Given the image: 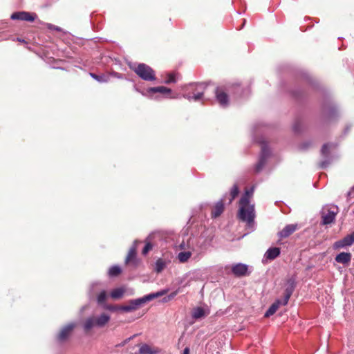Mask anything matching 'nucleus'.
<instances>
[{
  "label": "nucleus",
  "mask_w": 354,
  "mask_h": 354,
  "mask_svg": "<svg viewBox=\"0 0 354 354\" xmlns=\"http://www.w3.org/2000/svg\"><path fill=\"white\" fill-rule=\"evenodd\" d=\"M295 286H296L295 280L294 278H290L288 279L286 284L284 297L282 299L283 306L287 305V304L289 301V299L290 298L292 294L294 292Z\"/></svg>",
  "instance_id": "obj_9"
},
{
  "label": "nucleus",
  "mask_w": 354,
  "mask_h": 354,
  "mask_svg": "<svg viewBox=\"0 0 354 354\" xmlns=\"http://www.w3.org/2000/svg\"><path fill=\"white\" fill-rule=\"evenodd\" d=\"M293 130L295 131V132H299V127H298V124H294L293 126Z\"/></svg>",
  "instance_id": "obj_43"
},
{
  "label": "nucleus",
  "mask_w": 354,
  "mask_h": 354,
  "mask_svg": "<svg viewBox=\"0 0 354 354\" xmlns=\"http://www.w3.org/2000/svg\"><path fill=\"white\" fill-rule=\"evenodd\" d=\"M125 290L123 288H118L113 289L111 293L110 296L113 299H119L122 298L124 294Z\"/></svg>",
  "instance_id": "obj_27"
},
{
  "label": "nucleus",
  "mask_w": 354,
  "mask_h": 354,
  "mask_svg": "<svg viewBox=\"0 0 354 354\" xmlns=\"http://www.w3.org/2000/svg\"><path fill=\"white\" fill-rule=\"evenodd\" d=\"M227 194H224L222 198L217 201L212 209V217L216 218L221 216L224 210V201H227Z\"/></svg>",
  "instance_id": "obj_12"
},
{
  "label": "nucleus",
  "mask_w": 354,
  "mask_h": 354,
  "mask_svg": "<svg viewBox=\"0 0 354 354\" xmlns=\"http://www.w3.org/2000/svg\"><path fill=\"white\" fill-rule=\"evenodd\" d=\"M273 157L274 156H260V158L254 166V171L259 173L264 169H272L274 166L272 160Z\"/></svg>",
  "instance_id": "obj_6"
},
{
  "label": "nucleus",
  "mask_w": 354,
  "mask_h": 354,
  "mask_svg": "<svg viewBox=\"0 0 354 354\" xmlns=\"http://www.w3.org/2000/svg\"><path fill=\"white\" fill-rule=\"evenodd\" d=\"M101 286V283L100 282H94L91 285L90 287V294L93 295L96 291L98 290V286Z\"/></svg>",
  "instance_id": "obj_36"
},
{
  "label": "nucleus",
  "mask_w": 354,
  "mask_h": 354,
  "mask_svg": "<svg viewBox=\"0 0 354 354\" xmlns=\"http://www.w3.org/2000/svg\"><path fill=\"white\" fill-rule=\"evenodd\" d=\"M261 149H262V152H261V155H263V156L269 155L270 149H269V147L267 144L262 143Z\"/></svg>",
  "instance_id": "obj_40"
},
{
  "label": "nucleus",
  "mask_w": 354,
  "mask_h": 354,
  "mask_svg": "<svg viewBox=\"0 0 354 354\" xmlns=\"http://www.w3.org/2000/svg\"><path fill=\"white\" fill-rule=\"evenodd\" d=\"M95 319L96 327L104 326L110 320V316L106 313H102L99 316L94 317Z\"/></svg>",
  "instance_id": "obj_20"
},
{
  "label": "nucleus",
  "mask_w": 354,
  "mask_h": 354,
  "mask_svg": "<svg viewBox=\"0 0 354 354\" xmlns=\"http://www.w3.org/2000/svg\"><path fill=\"white\" fill-rule=\"evenodd\" d=\"M338 212L339 209L337 205H326L321 212L322 223L323 225H328L333 223Z\"/></svg>",
  "instance_id": "obj_5"
},
{
  "label": "nucleus",
  "mask_w": 354,
  "mask_h": 354,
  "mask_svg": "<svg viewBox=\"0 0 354 354\" xmlns=\"http://www.w3.org/2000/svg\"><path fill=\"white\" fill-rule=\"evenodd\" d=\"M96 326L94 317L87 318L84 323V329L85 331L90 330L92 328Z\"/></svg>",
  "instance_id": "obj_30"
},
{
  "label": "nucleus",
  "mask_w": 354,
  "mask_h": 354,
  "mask_svg": "<svg viewBox=\"0 0 354 354\" xmlns=\"http://www.w3.org/2000/svg\"><path fill=\"white\" fill-rule=\"evenodd\" d=\"M106 298H107L106 292L103 290L100 291V292L97 296V298H96L97 303L99 305L102 306V307L104 308V306L106 305L105 303Z\"/></svg>",
  "instance_id": "obj_31"
},
{
  "label": "nucleus",
  "mask_w": 354,
  "mask_h": 354,
  "mask_svg": "<svg viewBox=\"0 0 354 354\" xmlns=\"http://www.w3.org/2000/svg\"><path fill=\"white\" fill-rule=\"evenodd\" d=\"M185 251L180 252L178 254V259L180 263L187 262L189 259L192 257V254H194L192 250L186 249Z\"/></svg>",
  "instance_id": "obj_26"
},
{
  "label": "nucleus",
  "mask_w": 354,
  "mask_h": 354,
  "mask_svg": "<svg viewBox=\"0 0 354 354\" xmlns=\"http://www.w3.org/2000/svg\"><path fill=\"white\" fill-rule=\"evenodd\" d=\"M216 98L221 106L226 107L229 104V97L224 89L218 87L216 91Z\"/></svg>",
  "instance_id": "obj_13"
},
{
  "label": "nucleus",
  "mask_w": 354,
  "mask_h": 354,
  "mask_svg": "<svg viewBox=\"0 0 354 354\" xmlns=\"http://www.w3.org/2000/svg\"><path fill=\"white\" fill-rule=\"evenodd\" d=\"M47 27L48 29H50V30H57V31H60L61 30V28L58 26H56L55 25H53L51 24H47Z\"/></svg>",
  "instance_id": "obj_42"
},
{
  "label": "nucleus",
  "mask_w": 354,
  "mask_h": 354,
  "mask_svg": "<svg viewBox=\"0 0 354 354\" xmlns=\"http://www.w3.org/2000/svg\"><path fill=\"white\" fill-rule=\"evenodd\" d=\"M17 40L19 41H21V42H24V40H21L20 39H17Z\"/></svg>",
  "instance_id": "obj_47"
},
{
  "label": "nucleus",
  "mask_w": 354,
  "mask_h": 354,
  "mask_svg": "<svg viewBox=\"0 0 354 354\" xmlns=\"http://www.w3.org/2000/svg\"><path fill=\"white\" fill-rule=\"evenodd\" d=\"M280 253H281V250L279 248H277V247L270 248L269 249L267 250V251L264 254L263 257L267 260L272 261V260L275 259L277 257H279Z\"/></svg>",
  "instance_id": "obj_18"
},
{
  "label": "nucleus",
  "mask_w": 354,
  "mask_h": 354,
  "mask_svg": "<svg viewBox=\"0 0 354 354\" xmlns=\"http://www.w3.org/2000/svg\"><path fill=\"white\" fill-rule=\"evenodd\" d=\"M188 275L184 276L180 281V283L182 285V288H185L190 286L191 279L187 280Z\"/></svg>",
  "instance_id": "obj_37"
},
{
  "label": "nucleus",
  "mask_w": 354,
  "mask_h": 354,
  "mask_svg": "<svg viewBox=\"0 0 354 354\" xmlns=\"http://www.w3.org/2000/svg\"><path fill=\"white\" fill-rule=\"evenodd\" d=\"M336 145L333 143H327L323 145L322 148V155H329L334 152Z\"/></svg>",
  "instance_id": "obj_29"
},
{
  "label": "nucleus",
  "mask_w": 354,
  "mask_h": 354,
  "mask_svg": "<svg viewBox=\"0 0 354 354\" xmlns=\"http://www.w3.org/2000/svg\"><path fill=\"white\" fill-rule=\"evenodd\" d=\"M160 353V350L153 346H151L147 344L141 345L139 348L138 354H158Z\"/></svg>",
  "instance_id": "obj_19"
},
{
  "label": "nucleus",
  "mask_w": 354,
  "mask_h": 354,
  "mask_svg": "<svg viewBox=\"0 0 354 354\" xmlns=\"http://www.w3.org/2000/svg\"><path fill=\"white\" fill-rule=\"evenodd\" d=\"M152 244L149 242L146 243L145 247L142 249V253L143 255L147 254V253L152 249Z\"/></svg>",
  "instance_id": "obj_39"
},
{
  "label": "nucleus",
  "mask_w": 354,
  "mask_h": 354,
  "mask_svg": "<svg viewBox=\"0 0 354 354\" xmlns=\"http://www.w3.org/2000/svg\"><path fill=\"white\" fill-rule=\"evenodd\" d=\"M130 339H131V337H130V338H129V339H126V340H124L122 345H124L127 342H128V341H129Z\"/></svg>",
  "instance_id": "obj_46"
},
{
  "label": "nucleus",
  "mask_w": 354,
  "mask_h": 354,
  "mask_svg": "<svg viewBox=\"0 0 354 354\" xmlns=\"http://www.w3.org/2000/svg\"><path fill=\"white\" fill-rule=\"evenodd\" d=\"M138 243H139V241L135 240L133 245L130 248L129 252L125 259L126 264L131 263L134 266H138V260L136 258V249H137V244Z\"/></svg>",
  "instance_id": "obj_8"
},
{
  "label": "nucleus",
  "mask_w": 354,
  "mask_h": 354,
  "mask_svg": "<svg viewBox=\"0 0 354 354\" xmlns=\"http://www.w3.org/2000/svg\"><path fill=\"white\" fill-rule=\"evenodd\" d=\"M337 161V156H324L323 160L319 162V166L321 169H326Z\"/></svg>",
  "instance_id": "obj_21"
},
{
  "label": "nucleus",
  "mask_w": 354,
  "mask_h": 354,
  "mask_svg": "<svg viewBox=\"0 0 354 354\" xmlns=\"http://www.w3.org/2000/svg\"><path fill=\"white\" fill-rule=\"evenodd\" d=\"M179 247L181 250H192L194 254H196L195 259L199 257L207 249V245L203 238L195 236L189 237L187 242L183 241Z\"/></svg>",
  "instance_id": "obj_2"
},
{
  "label": "nucleus",
  "mask_w": 354,
  "mask_h": 354,
  "mask_svg": "<svg viewBox=\"0 0 354 354\" xmlns=\"http://www.w3.org/2000/svg\"><path fill=\"white\" fill-rule=\"evenodd\" d=\"M167 263L162 259H158L155 263L154 270L157 273L161 272L167 266Z\"/></svg>",
  "instance_id": "obj_28"
},
{
  "label": "nucleus",
  "mask_w": 354,
  "mask_h": 354,
  "mask_svg": "<svg viewBox=\"0 0 354 354\" xmlns=\"http://www.w3.org/2000/svg\"><path fill=\"white\" fill-rule=\"evenodd\" d=\"M177 82L176 76L175 74L170 73L167 75V79L165 80V84L175 83Z\"/></svg>",
  "instance_id": "obj_38"
},
{
  "label": "nucleus",
  "mask_w": 354,
  "mask_h": 354,
  "mask_svg": "<svg viewBox=\"0 0 354 354\" xmlns=\"http://www.w3.org/2000/svg\"><path fill=\"white\" fill-rule=\"evenodd\" d=\"M122 306H118V305H104V308L112 312L120 310L122 311Z\"/></svg>",
  "instance_id": "obj_35"
},
{
  "label": "nucleus",
  "mask_w": 354,
  "mask_h": 354,
  "mask_svg": "<svg viewBox=\"0 0 354 354\" xmlns=\"http://www.w3.org/2000/svg\"><path fill=\"white\" fill-rule=\"evenodd\" d=\"M36 17V14L25 11L14 12L10 17L13 20H21L26 21H33Z\"/></svg>",
  "instance_id": "obj_11"
},
{
  "label": "nucleus",
  "mask_w": 354,
  "mask_h": 354,
  "mask_svg": "<svg viewBox=\"0 0 354 354\" xmlns=\"http://www.w3.org/2000/svg\"><path fill=\"white\" fill-rule=\"evenodd\" d=\"M205 315V311L202 308L198 307L194 309L192 313V317L194 319L201 318Z\"/></svg>",
  "instance_id": "obj_33"
},
{
  "label": "nucleus",
  "mask_w": 354,
  "mask_h": 354,
  "mask_svg": "<svg viewBox=\"0 0 354 354\" xmlns=\"http://www.w3.org/2000/svg\"><path fill=\"white\" fill-rule=\"evenodd\" d=\"M354 243V231L350 234L346 235L342 239L335 242L333 248L341 249L352 245Z\"/></svg>",
  "instance_id": "obj_10"
},
{
  "label": "nucleus",
  "mask_w": 354,
  "mask_h": 354,
  "mask_svg": "<svg viewBox=\"0 0 354 354\" xmlns=\"http://www.w3.org/2000/svg\"><path fill=\"white\" fill-rule=\"evenodd\" d=\"M335 261L342 264H348L351 260V254L349 252H341L335 257Z\"/></svg>",
  "instance_id": "obj_23"
},
{
  "label": "nucleus",
  "mask_w": 354,
  "mask_h": 354,
  "mask_svg": "<svg viewBox=\"0 0 354 354\" xmlns=\"http://www.w3.org/2000/svg\"><path fill=\"white\" fill-rule=\"evenodd\" d=\"M297 229V225L296 224H289L286 225L283 229L278 232V236L281 239H284L288 237L290 234L296 231Z\"/></svg>",
  "instance_id": "obj_16"
},
{
  "label": "nucleus",
  "mask_w": 354,
  "mask_h": 354,
  "mask_svg": "<svg viewBox=\"0 0 354 354\" xmlns=\"http://www.w3.org/2000/svg\"><path fill=\"white\" fill-rule=\"evenodd\" d=\"M280 306H283V300L282 299H277L276 300L267 310V311L265 313L266 317H269L270 316L274 315L277 309L279 308Z\"/></svg>",
  "instance_id": "obj_22"
},
{
  "label": "nucleus",
  "mask_w": 354,
  "mask_h": 354,
  "mask_svg": "<svg viewBox=\"0 0 354 354\" xmlns=\"http://www.w3.org/2000/svg\"><path fill=\"white\" fill-rule=\"evenodd\" d=\"M189 348L186 347L183 351V354H189Z\"/></svg>",
  "instance_id": "obj_44"
},
{
  "label": "nucleus",
  "mask_w": 354,
  "mask_h": 354,
  "mask_svg": "<svg viewBox=\"0 0 354 354\" xmlns=\"http://www.w3.org/2000/svg\"><path fill=\"white\" fill-rule=\"evenodd\" d=\"M170 300H171V299H168V297H167V296L163 299V301H164V302H167V301H170Z\"/></svg>",
  "instance_id": "obj_45"
},
{
  "label": "nucleus",
  "mask_w": 354,
  "mask_h": 354,
  "mask_svg": "<svg viewBox=\"0 0 354 354\" xmlns=\"http://www.w3.org/2000/svg\"><path fill=\"white\" fill-rule=\"evenodd\" d=\"M254 189V186L245 189V193L239 200L238 217L241 221L245 222L248 226L254 225L255 217L254 205L250 203V199L253 196Z\"/></svg>",
  "instance_id": "obj_1"
},
{
  "label": "nucleus",
  "mask_w": 354,
  "mask_h": 354,
  "mask_svg": "<svg viewBox=\"0 0 354 354\" xmlns=\"http://www.w3.org/2000/svg\"><path fill=\"white\" fill-rule=\"evenodd\" d=\"M90 75L99 82H106L107 81V77L105 75H98L92 73H90Z\"/></svg>",
  "instance_id": "obj_34"
},
{
  "label": "nucleus",
  "mask_w": 354,
  "mask_h": 354,
  "mask_svg": "<svg viewBox=\"0 0 354 354\" xmlns=\"http://www.w3.org/2000/svg\"><path fill=\"white\" fill-rule=\"evenodd\" d=\"M353 190L354 191V187H353Z\"/></svg>",
  "instance_id": "obj_48"
},
{
  "label": "nucleus",
  "mask_w": 354,
  "mask_h": 354,
  "mask_svg": "<svg viewBox=\"0 0 354 354\" xmlns=\"http://www.w3.org/2000/svg\"><path fill=\"white\" fill-rule=\"evenodd\" d=\"M168 289H163L156 292L150 293L149 295H145L143 297L147 302L151 301L153 299L160 297L166 295L168 292Z\"/></svg>",
  "instance_id": "obj_25"
},
{
  "label": "nucleus",
  "mask_w": 354,
  "mask_h": 354,
  "mask_svg": "<svg viewBox=\"0 0 354 354\" xmlns=\"http://www.w3.org/2000/svg\"><path fill=\"white\" fill-rule=\"evenodd\" d=\"M145 304H146V301L143 297L135 299H131L128 301L127 304L122 305V311L130 313L137 310Z\"/></svg>",
  "instance_id": "obj_7"
},
{
  "label": "nucleus",
  "mask_w": 354,
  "mask_h": 354,
  "mask_svg": "<svg viewBox=\"0 0 354 354\" xmlns=\"http://www.w3.org/2000/svg\"><path fill=\"white\" fill-rule=\"evenodd\" d=\"M181 292V288H178L176 290L174 291L173 292H171V294H169L167 297H168V299H172L173 298H174L179 292Z\"/></svg>",
  "instance_id": "obj_41"
},
{
  "label": "nucleus",
  "mask_w": 354,
  "mask_h": 354,
  "mask_svg": "<svg viewBox=\"0 0 354 354\" xmlns=\"http://www.w3.org/2000/svg\"><path fill=\"white\" fill-rule=\"evenodd\" d=\"M75 326L76 324L75 322H71L64 326L57 335L58 340L60 342L65 341L71 335Z\"/></svg>",
  "instance_id": "obj_14"
},
{
  "label": "nucleus",
  "mask_w": 354,
  "mask_h": 354,
  "mask_svg": "<svg viewBox=\"0 0 354 354\" xmlns=\"http://www.w3.org/2000/svg\"><path fill=\"white\" fill-rule=\"evenodd\" d=\"M206 85L204 83H192L189 85L184 86L182 89L185 92L183 97L189 101L194 100L195 102L202 99Z\"/></svg>",
  "instance_id": "obj_3"
},
{
  "label": "nucleus",
  "mask_w": 354,
  "mask_h": 354,
  "mask_svg": "<svg viewBox=\"0 0 354 354\" xmlns=\"http://www.w3.org/2000/svg\"><path fill=\"white\" fill-rule=\"evenodd\" d=\"M129 66L142 80L149 82L156 80L155 71L149 66L141 63L137 65L136 64H131Z\"/></svg>",
  "instance_id": "obj_4"
},
{
  "label": "nucleus",
  "mask_w": 354,
  "mask_h": 354,
  "mask_svg": "<svg viewBox=\"0 0 354 354\" xmlns=\"http://www.w3.org/2000/svg\"><path fill=\"white\" fill-rule=\"evenodd\" d=\"M240 192L239 188L236 184H234L230 189V193L226 194L227 195V201H228V203L230 204L234 201L235 198H236Z\"/></svg>",
  "instance_id": "obj_24"
},
{
  "label": "nucleus",
  "mask_w": 354,
  "mask_h": 354,
  "mask_svg": "<svg viewBox=\"0 0 354 354\" xmlns=\"http://www.w3.org/2000/svg\"><path fill=\"white\" fill-rule=\"evenodd\" d=\"M171 92V90L165 86H157V87H151L147 89L146 92H141L142 95L147 96L151 95L156 93H160L162 94H169Z\"/></svg>",
  "instance_id": "obj_15"
},
{
  "label": "nucleus",
  "mask_w": 354,
  "mask_h": 354,
  "mask_svg": "<svg viewBox=\"0 0 354 354\" xmlns=\"http://www.w3.org/2000/svg\"><path fill=\"white\" fill-rule=\"evenodd\" d=\"M122 272V269L119 266L115 265L111 266L109 271L108 274L110 277H114L119 275Z\"/></svg>",
  "instance_id": "obj_32"
},
{
  "label": "nucleus",
  "mask_w": 354,
  "mask_h": 354,
  "mask_svg": "<svg viewBox=\"0 0 354 354\" xmlns=\"http://www.w3.org/2000/svg\"><path fill=\"white\" fill-rule=\"evenodd\" d=\"M248 266L243 263H236L232 267V273L238 277L243 276L247 273Z\"/></svg>",
  "instance_id": "obj_17"
}]
</instances>
